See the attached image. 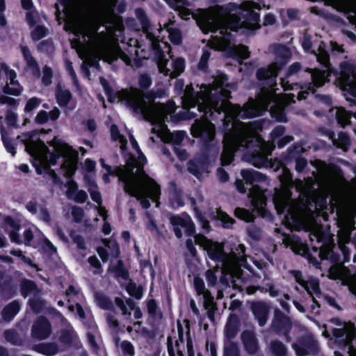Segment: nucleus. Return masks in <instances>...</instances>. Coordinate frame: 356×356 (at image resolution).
<instances>
[{
  "instance_id": "9d476101",
  "label": "nucleus",
  "mask_w": 356,
  "mask_h": 356,
  "mask_svg": "<svg viewBox=\"0 0 356 356\" xmlns=\"http://www.w3.org/2000/svg\"><path fill=\"white\" fill-rule=\"evenodd\" d=\"M155 34L148 31L145 35L146 45L154 51L157 60V67L160 73L174 79L179 76L184 70L185 61L181 58H173L170 54V48L167 42H162L158 47L153 42Z\"/></svg>"
},
{
  "instance_id": "f8f14e48",
  "label": "nucleus",
  "mask_w": 356,
  "mask_h": 356,
  "mask_svg": "<svg viewBox=\"0 0 356 356\" xmlns=\"http://www.w3.org/2000/svg\"><path fill=\"white\" fill-rule=\"evenodd\" d=\"M136 14L138 19L141 24L143 30V35L145 38V35L148 31H151L155 34V37L152 38L153 42L158 47L159 44L162 43L165 34H168L170 40L175 44H179L181 41V34L179 29L171 27L172 22L165 24V28L162 29L161 25L159 28H153L149 25V21L145 15V12L142 9H137Z\"/></svg>"
},
{
  "instance_id": "aec40b11",
  "label": "nucleus",
  "mask_w": 356,
  "mask_h": 356,
  "mask_svg": "<svg viewBox=\"0 0 356 356\" xmlns=\"http://www.w3.org/2000/svg\"><path fill=\"white\" fill-rule=\"evenodd\" d=\"M333 336L339 345L346 346L355 337V329L351 323H344L343 327L332 330Z\"/></svg>"
},
{
  "instance_id": "a19ab883",
  "label": "nucleus",
  "mask_w": 356,
  "mask_h": 356,
  "mask_svg": "<svg viewBox=\"0 0 356 356\" xmlns=\"http://www.w3.org/2000/svg\"><path fill=\"white\" fill-rule=\"evenodd\" d=\"M235 215L238 218L243 220L246 222H252L254 219V216L248 210L237 208L235 209Z\"/></svg>"
},
{
  "instance_id": "13d9d810",
  "label": "nucleus",
  "mask_w": 356,
  "mask_h": 356,
  "mask_svg": "<svg viewBox=\"0 0 356 356\" xmlns=\"http://www.w3.org/2000/svg\"><path fill=\"white\" fill-rule=\"evenodd\" d=\"M152 83L151 78L149 75L143 74L138 78V85L142 88H147Z\"/></svg>"
},
{
  "instance_id": "0e129e2a",
  "label": "nucleus",
  "mask_w": 356,
  "mask_h": 356,
  "mask_svg": "<svg viewBox=\"0 0 356 356\" xmlns=\"http://www.w3.org/2000/svg\"><path fill=\"white\" fill-rule=\"evenodd\" d=\"M72 215L75 221L80 222L83 218L84 213L81 208L74 207L72 209Z\"/></svg>"
},
{
  "instance_id": "ddd939ff",
  "label": "nucleus",
  "mask_w": 356,
  "mask_h": 356,
  "mask_svg": "<svg viewBox=\"0 0 356 356\" xmlns=\"http://www.w3.org/2000/svg\"><path fill=\"white\" fill-rule=\"evenodd\" d=\"M339 82L347 100L348 96L356 97V62L353 60H346L340 64V76Z\"/></svg>"
},
{
  "instance_id": "c03bdc74",
  "label": "nucleus",
  "mask_w": 356,
  "mask_h": 356,
  "mask_svg": "<svg viewBox=\"0 0 356 356\" xmlns=\"http://www.w3.org/2000/svg\"><path fill=\"white\" fill-rule=\"evenodd\" d=\"M270 350L275 356H284L286 353V350L284 346L282 343L277 341H273L271 343Z\"/></svg>"
},
{
  "instance_id": "c9c22d12",
  "label": "nucleus",
  "mask_w": 356,
  "mask_h": 356,
  "mask_svg": "<svg viewBox=\"0 0 356 356\" xmlns=\"http://www.w3.org/2000/svg\"><path fill=\"white\" fill-rule=\"evenodd\" d=\"M88 188L92 200L97 202L98 205H101L102 196L96 184L93 181L89 179L88 181Z\"/></svg>"
},
{
  "instance_id": "052dcab7",
  "label": "nucleus",
  "mask_w": 356,
  "mask_h": 356,
  "mask_svg": "<svg viewBox=\"0 0 356 356\" xmlns=\"http://www.w3.org/2000/svg\"><path fill=\"white\" fill-rule=\"evenodd\" d=\"M43 75H42V83L45 86H48L51 82V77H52V71L48 67H44L43 68Z\"/></svg>"
},
{
  "instance_id": "864d4df0",
  "label": "nucleus",
  "mask_w": 356,
  "mask_h": 356,
  "mask_svg": "<svg viewBox=\"0 0 356 356\" xmlns=\"http://www.w3.org/2000/svg\"><path fill=\"white\" fill-rule=\"evenodd\" d=\"M209 57H210L209 49H208V48L204 49L203 51H202V54L200 63L198 64V67L200 70H204L205 69V67L207 66V61H208Z\"/></svg>"
},
{
  "instance_id": "473e14b6",
  "label": "nucleus",
  "mask_w": 356,
  "mask_h": 356,
  "mask_svg": "<svg viewBox=\"0 0 356 356\" xmlns=\"http://www.w3.org/2000/svg\"><path fill=\"white\" fill-rule=\"evenodd\" d=\"M72 97L69 90L58 86L56 88V99L60 106H65L67 104Z\"/></svg>"
},
{
  "instance_id": "c756f323",
  "label": "nucleus",
  "mask_w": 356,
  "mask_h": 356,
  "mask_svg": "<svg viewBox=\"0 0 356 356\" xmlns=\"http://www.w3.org/2000/svg\"><path fill=\"white\" fill-rule=\"evenodd\" d=\"M284 127L280 125L275 128L271 133L273 143H277L280 148H282L293 140V138L290 136H285L282 139H279L284 134Z\"/></svg>"
},
{
  "instance_id": "0eeeda50",
  "label": "nucleus",
  "mask_w": 356,
  "mask_h": 356,
  "mask_svg": "<svg viewBox=\"0 0 356 356\" xmlns=\"http://www.w3.org/2000/svg\"><path fill=\"white\" fill-rule=\"evenodd\" d=\"M195 241L207 252L210 259L221 266L223 276L220 281L226 288L232 286L239 291L245 289L248 294L257 291L258 287L245 286L242 277L241 268H245L247 263L243 245H235L229 253H225L222 243L214 242L202 234L195 235Z\"/></svg>"
},
{
  "instance_id": "393cba45",
  "label": "nucleus",
  "mask_w": 356,
  "mask_h": 356,
  "mask_svg": "<svg viewBox=\"0 0 356 356\" xmlns=\"http://www.w3.org/2000/svg\"><path fill=\"white\" fill-rule=\"evenodd\" d=\"M298 356H305L316 352V343L311 339L300 341L293 345Z\"/></svg>"
},
{
  "instance_id": "1a4fd4ad",
  "label": "nucleus",
  "mask_w": 356,
  "mask_h": 356,
  "mask_svg": "<svg viewBox=\"0 0 356 356\" xmlns=\"http://www.w3.org/2000/svg\"><path fill=\"white\" fill-rule=\"evenodd\" d=\"M99 81L106 92L110 102L130 106L136 113L140 114L143 118L152 116L150 112L155 109L154 105L156 102L145 97L142 91L135 88H131L130 89L122 90L117 92L114 95H111L107 81L104 78H100Z\"/></svg>"
},
{
  "instance_id": "f3484780",
  "label": "nucleus",
  "mask_w": 356,
  "mask_h": 356,
  "mask_svg": "<svg viewBox=\"0 0 356 356\" xmlns=\"http://www.w3.org/2000/svg\"><path fill=\"white\" fill-rule=\"evenodd\" d=\"M170 222L174 227L176 236L179 238L182 236L181 229L188 236H191L195 232V225L191 216L186 213L171 217Z\"/></svg>"
},
{
  "instance_id": "cd10ccee",
  "label": "nucleus",
  "mask_w": 356,
  "mask_h": 356,
  "mask_svg": "<svg viewBox=\"0 0 356 356\" xmlns=\"http://www.w3.org/2000/svg\"><path fill=\"white\" fill-rule=\"evenodd\" d=\"M242 340L245 350L251 355L257 353L258 350L257 340L254 335L250 332H243Z\"/></svg>"
},
{
  "instance_id": "2f4dec72",
  "label": "nucleus",
  "mask_w": 356,
  "mask_h": 356,
  "mask_svg": "<svg viewBox=\"0 0 356 356\" xmlns=\"http://www.w3.org/2000/svg\"><path fill=\"white\" fill-rule=\"evenodd\" d=\"M20 306L16 301L8 304L2 312V318L4 321H10L19 312Z\"/></svg>"
},
{
  "instance_id": "09e8293b",
  "label": "nucleus",
  "mask_w": 356,
  "mask_h": 356,
  "mask_svg": "<svg viewBox=\"0 0 356 356\" xmlns=\"http://www.w3.org/2000/svg\"><path fill=\"white\" fill-rule=\"evenodd\" d=\"M216 217L222 222L223 227L225 228H229L234 222L232 218L221 211H217Z\"/></svg>"
},
{
  "instance_id": "79ce46f5",
  "label": "nucleus",
  "mask_w": 356,
  "mask_h": 356,
  "mask_svg": "<svg viewBox=\"0 0 356 356\" xmlns=\"http://www.w3.org/2000/svg\"><path fill=\"white\" fill-rule=\"evenodd\" d=\"M127 291L128 293L136 299H140L143 296V290L141 286H136L135 284L130 282L127 286Z\"/></svg>"
},
{
  "instance_id": "a18cd8bd",
  "label": "nucleus",
  "mask_w": 356,
  "mask_h": 356,
  "mask_svg": "<svg viewBox=\"0 0 356 356\" xmlns=\"http://www.w3.org/2000/svg\"><path fill=\"white\" fill-rule=\"evenodd\" d=\"M95 300L97 305L103 309H108L111 306V301L102 293H96Z\"/></svg>"
},
{
  "instance_id": "603ef678",
  "label": "nucleus",
  "mask_w": 356,
  "mask_h": 356,
  "mask_svg": "<svg viewBox=\"0 0 356 356\" xmlns=\"http://www.w3.org/2000/svg\"><path fill=\"white\" fill-rule=\"evenodd\" d=\"M343 268L340 266H332L330 268V277L331 279H341L342 277Z\"/></svg>"
},
{
  "instance_id": "f257e3e1",
  "label": "nucleus",
  "mask_w": 356,
  "mask_h": 356,
  "mask_svg": "<svg viewBox=\"0 0 356 356\" xmlns=\"http://www.w3.org/2000/svg\"><path fill=\"white\" fill-rule=\"evenodd\" d=\"M314 53L317 60L326 69L312 70V82L300 88L297 84L291 86L289 84V81L282 79L281 86L284 90L293 91V93L282 95L277 92L278 88H275L276 78L278 71L289 61L291 53L285 46H275L273 54L275 61L266 67L260 68L257 73L258 79L266 82L265 86L256 99L250 98L243 107L232 104L228 101L231 92L228 88L234 89L236 86L227 84V76L224 74L215 77L212 84L202 85L197 91H195L191 85L186 86L181 97V104L186 110L183 118L191 119L196 117L197 115L195 110L201 114L200 119L196 120L191 127V134L205 141L213 140L215 136V126L209 120V117L214 120L223 112L222 120L225 134L222 164H229L233 160L234 152L241 147L252 146L255 149L251 154H245L244 160L258 168L268 166V156L273 147L263 141L258 136L257 131L261 129L260 123L243 122L238 118L255 117L270 107L273 118L277 121L286 122L285 108L295 102L296 93L298 99H304L309 92H314V88L323 86L329 80L330 60L325 44L321 42L317 51Z\"/></svg>"
},
{
  "instance_id": "6e6552de",
  "label": "nucleus",
  "mask_w": 356,
  "mask_h": 356,
  "mask_svg": "<svg viewBox=\"0 0 356 356\" xmlns=\"http://www.w3.org/2000/svg\"><path fill=\"white\" fill-rule=\"evenodd\" d=\"M154 107H156L155 109L151 112L152 116L143 118L146 120L149 121L153 125L152 133L155 134V136H151L149 138L150 140L152 143H154L159 138L165 143H172L175 145L174 149L179 158L181 160H186L187 159V154L179 146L184 138V132L178 131L171 133L165 124V122L168 121V115L170 118H172V114L176 110L175 104L169 102L165 105L156 103Z\"/></svg>"
},
{
  "instance_id": "4468645a",
  "label": "nucleus",
  "mask_w": 356,
  "mask_h": 356,
  "mask_svg": "<svg viewBox=\"0 0 356 356\" xmlns=\"http://www.w3.org/2000/svg\"><path fill=\"white\" fill-rule=\"evenodd\" d=\"M5 230L8 232L10 238L12 242L20 244L24 243L26 245H31V241L35 236V232H37L36 228L27 227L23 232L22 240L18 236V232L19 230V226L17 224L14 220L6 216L3 220Z\"/></svg>"
},
{
  "instance_id": "c85d7f7f",
  "label": "nucleus",
  "mask_w": 356,
  "mask_h": 356,
  "mask_svg": "<svg viewBox=\"0 0 356 356\" xmlns=\"http://www.w3.org/2000/svg\"><path fill=\"white\" fill-rule=\"evenodd\" d=\"M252 312L259 321L260 326H264L267 320L268 308L266 304L260 302H254L252 306Z\"/></svg>"
},
{
  "instance_id": "6ab92c4d",
  "label": "nucleus",
  "mask_w": 356,
  "mask_h": 356,
  "mask_svg": "<svg viewBox=\"0 0 356 356\" xmlns=\"http://www.w3.org/2000/svg\"><path fill=\"white\" fill-rule=\"evenodd\" d=\"M22 294L24 297L33 296L34 298L29 300V305L31 309L35 312H39L42 307V301L38 298L40 291L35 286V284L29 280H24L21 284Z\"/></svg>"
},
{
  "instance_id": "58836bf2",
  "label": "nucleus",
  "mask_w": 356,
  "mask_h": 356,
  "mask_svg": "<svg viewBox=\"0 0 356 356\" xmlns=\"http://www.w3.org/2000/svg\"><path fill=\"white\" fill-rule=\"evenodd\" d=\"M134 46V54L138 59L147 58V55L144 53V49H142V44L137 40H130V46Z\"/></svg>"
},
{
  "instance_id": "72a5a7b5",
  "label": "nucleus",
  "mask_w": 356,
  "mask_h": 356,
  "mask_svg": "<svg viewBox=\"0 0 356 356\" xmlns=\"http://www.w3.org/2000/svg\"><path fill=\"white\" fill-rule=\"evenodd\" d=\"M223 356H240L238 344L232 340H225L223 344Z\"/></svg>"
},
{
  "instance_id": "e433bc0d",
  "label": "nucleus",
  "mask_w": 356,
  "mask_h": 356,
  "mask_svg": "<svg viewBox=\"0 0 356 356\" xmlns=\"http://www.w3.org/2000/svg\"><path fill=\"white\" fill-rule=\"evenodd\" d=\"M35 350L44 355L51 356L57 353V346L53 343L40 344L35 347Z\"/></svg>"
},
{
  "instance_id": "774afa93",
  "label": "nucleus",
  "mask_w": 356,
  "mask_h": 356,
  "mask_svg": "<svg viewBox=\"0 0 356 356\" xmlns=\"http://www.w3.org/2000/svg\"><path fill=\"white\" fill-rule=\"evenodd\" d=\"M4 336L6 339L13 344H16L18 342V337L16 332L13 330H8L5 332Z\"/></svg>"
},
{
  "instance_id": "ea45409f",
  "label": "nucleus",
  "mask_w": 356,
  "mask_h": 356,
  "mask_svg": "<svg viewBox=\"0 0 356 356\" xmlns=\"http://www.w3.org/2000/svg\"><path fill=\"white\" fill-rule=\"evenodd\" d=\"M1 138L6 150L13 156L15 155V147L8 137V134L3 127H1Z\"/></svg>"
},
{
  "instance_id": "e2e57ef3",
  "label": "nucleus",
  "mask_w": 356,
  "mask_h": 356,
  "mask_svg": "<svg viewBox=\"0 0 356 356\" xmlns=\"http://www.w3.org/2000/svg\"><path fill=\"white\" fill-rule=\"evenodd\" d=\"M318 254L322 259H332L333 256V251L328 247L321 248Z\"/></svg>"
},
{
  "instance_id": "3c124183",
  "label": "nucleus",
  "mask_w": 356,
  "mask_h": 356,
  "mask_svg": "<svg viewBox=\"0 0 356 356\" xmlns=\"http://www.w3.org/2000/svg\"><path fill=\"white\" fill-rule=\"evenodd\" d=\"M195 216L200 223L202 228L204 230L205 232H209L210 231V226L209 221L206 219V218L201 214L196 209H195Z\"/></svg>"
},
{
  "instance_id": "49530a36",
  "label": "nucleus",
  "mask_w": 356,
  "mask_h": 356,
  "mask_svg": "<svg viewBox=\"0 0 356 356\" xmlns=\"http://www.w3.org/2000/svg\"><path fill=\"white\" fill-rule=\"evenodd\" d=\"M76 339V334L71 326H68L67 330L65 331L62 335V340L65 343H71L72 342H75Z\"/></svg>"
},
{
  "instance_id": "b1692460",
  "label": "nucleus",
  "mask_w": 356,
  "mask_h": 356,
  "mask_svg": "<svg viewBox=\"0 0 356 356\" xmlns=\"http://www.w3.org/2000/svg\"><path fill=\"white\" fill-rule=\"evenodd\" d=\"M172 8L178 11L179 15L183 19L193 17V14L186 8L189 6L187 0H164Z\"/></svg>"
},
{
  "instance_id": "5701e85b",
  "label": "nucleus",
  "mask_w": 356,
  "mask_h": 356,
  "mask_svg": "<svg viewBox=\"0 0 356 356\" xmlns=\"http://www.w3.org/2000/svg\"><path fill=\"white\" fill-rule=\"evenodd\" d=\"M26 208L33 215L36 216L39 220L47 223L50 222V214L43 206L39 205L35 202H29L26 204Z\"/></svg>"
},
{
  "instance_id": "37998d69",
  "label": "nucleus",
  "mask_w": 356,
  "mask_h": 356,
  "mask_svg": "<svg viewBox=\"0 0 356 356\" xmlns=\"http://www.w3.org/2000/svg\"><path fill=\"white\" fill-rule=\"evenodd\" d=\"M22 54L24 56V59L26 60L28 66L31 67H36L37 63L33 57L31 55L30 51L26 46L21 45L20 46Z\"/></svg>"
},
{
  "instance_id": "69168bd1",
  "label": "nucleus",
  "mask_w": 356,
  "mask_h": 356,
  "mask_svg": "<svg viewBox=\"0 0 356 356\" xmlns=\"http://www.w3.org/2000/svg\"><path fill=\"white\" fill-rule=\"evenodd\" d=\"M120 347L124 353H128L131 355H134V348L130 342L127 341H124L120 343Z\"/></svg>"
},
{
  "instance_id": "39448f33",
  "label": "nucleus",
  "mask_w": 356,
  "mask_h": 356,
  "mask_svg": "<svg viewBox=\"0 0 356 356\" xmlns=\"http://www.w3.org/2000/svg\"><path fill=\"white\" fill-rule=\"evenodd\" d=\"M18 138H21L26 150L33 158V165L38 174L47 173L54 183L59 182L60 179L50 167L60 159L62 160L60 171L64 176L70 177L76 172L77 152L62 140L54 138L51 142L53 152H49L45 144L31 134H24Z\"/></svg>"
},
{
  "instance_id": "680f3d73",
  "label": "nucleus",
  "mask_w": 356,
  "mask_h": 356,
  "mask_svg": "<svg viewBox=\"0 0 356 356\" xmlns=\"http://www.w3.org/2000/svg\"><path fill=\"white\" fill-rule=\"evenodd\" d=\"M87 198L88 195L84 191L78 190L71 199L76 202L83 203L86 202Z\"/></svg>"
},
{
  "instance_id": "423d86ee",
  "label": "nucleus",
  "mask_w": 356,
  "mask_h": 356,
  "mask_svg": "<svg viewBox=\"0 0 356 356\" xmlns=\"http://www.w3.org/2000/svg\"><path fill=\"white\" fill-rule=\"evenodd\" d=\"M129 140L136 154L130 156L126 165L118 167L115 174L123 182L125 191L136 197L143 208L147 209L150 207L149 200L156 202L158 207L161 195L160 186L144 172L143 165L146 162V158L140 152L136 139L131 134Z\"/></svg>"
},
{
  "instance_id": "f03ea898",
  "label": "nucleus",
  "mask_w": 356,
  "mask_h": 356,
  "mask_svg": "<svg viewBox=\"0 0 356 356\" xmlns=\"http://www.w3.org/2000/svg\"><path fill=\"white\" fill-rule=\"evenodd\" d=\"M92 6L74 10L67 15L65 29L76 37L71 41L83 60L81 70L89 78L88 66H95L102 59L112 63L121 58L127 65L131 59L118 46L124 28L121 19L113 15L116 0H91Z\"/></svg>"
},
{
  "instance_id": "338daca9",
  "label": "nucleus",
  "mask_w": 356,
  "mask_h": 356,
  "mask_svg": "<svg viewBox=\"0 0 356 356\" xmlns=\"http://www.w3.org/2000/svg\"><path fill=\"white\" fill-rule=\"evenodd\" d=\"M90 266L95 268V273H99L101 270V263L95 256H91L88 259Z\"/></svg>"
},
{
  "instance_id": "412c9836",
  "label": "nucleus",
  "mask_w": 356,
  "mask_h": 356,
  "mask_svg": "<svg viewBox=\"0 0 356 356\" xmlns=\"http://www.w3.org/2000/svg\"><path fill=\"white\" fill-rule=\"evenodd\" d=\"M51 332V326L48 321L44 318H39L32 327V335L34 338L44 339Z\"/></svg>"
},
{
  "instance_id": "f704fd0d",
  "label": "nucleus",
  "mask_w": 356,
  "mask_h": 356,
  "mask_svg": "<svg viewBox=\"0 0 356 356\" xmlns=\"http://www.w3.org/2000/svg\"><path fill=\"white\" fill-rule=\"evenodd\" d=\"M334 115L337 122L341 125L345 126L349 124L351 114L343 108H336Z\"/></svg>"
},
{
  "instance_id": "2eb2a0df",
  "label": "nucleus",
  "mask_w": 356,
  "mask_h": 356,
  "mask_svg": "<svg viewBox=\"0 0 356 356\" xmlns=\"http://www.w3.org/2000/svg\"><path fill=\"white\" fill-rule=\"evenodd\" d=\"M193 284L197 295L202 296L204 306L207 311L208 317L213 321L216 307L210 291L205 288L203 280L198 277L194 278Z\"/></svg>"
},
{
  "instance_id": "6e6d98bb",
  "label": "nucleus",
  "mask_w": 356,
  "mask_h": 356,
  "mask_svg": "<svg viewBox=\"0 0 356 356\" xmlns=\"http://www.w3.org/2000/svg\"><path fill=\"white\" fill-rule=\"evenodd\" d=\"M66 186L67 188L66 195L69 199H71L78 191V186L74 181L70 180L67 183Z\"/></svg>"
},
{
  "instance_id": "5fc2aeb1",
  "label": "nucleus",
  "mask_w": 356,
  "mask_h": 356,
  "mask_svg": "<svg viewBox=\"0 0 356 356\" xmlns=\"http://www.w3.org/2000/svg\"><path fill=\"white\" fill-rule=\"evenodd\" d=\"M71 238L79 249L86 250V247L85 244V241L81 236L78 235L75 233H72Z\"/></svg>"
},
{
  "instance_id": "20e7f679",
  "label": "nucleus",
  "mask_w": 356,
  "mask_h": 356,
  "mask_svg": "<svg viewBox=\"0 0 356 356\" xmlns=\"http://www.w3.org/2000/svg\"><path fill=\"white\" fill-rule=\"evenodd\" d=\"M264 6V3L252 1H245L240 5L229 3L226 11L231 13L240 10V17L233 15H225L219 7L202 10L196 18V23L204 33H216L209 42L211 48L226 50L231 56L246 59L250 55L248 48L243 44H232L231 31H236L241 28L249 30L259 29L260 15L256 10H260Z\"/></svg>"
},
{
  "instance_id": "7ed1b4c3",
  "label": "nucleus",
  "mask_w": 356,
  "mask_h": 356,
  "mask_svg": "<svg viewBox=\"0 0 356 356\" xmlns=\"http://www.w3.org/2000/svg\"><path fill=\"white\" fill-rule=\"evenodd\" d=\"M314 178L292 180L290 171L282 168L280 175L281 188H275L273 197L275 208L281 214L286 211L284 223L291 227L297 222L307 210L323 208L326 204L325 192L341 187L342 179L336 170L324 162H318Z\"/></svg>"
},
{
  "instance_id": "8fccbe9b",
  "label": "nucleus",
  "mask_w": 356,
  "mask_h": 356,
  "mask_svg": "<svg viewBox=\"0 0 356 356\" xmlns=\"http://www.w3.org/2000/svg\"><path fill=\"white\" fill-rule=\"evenodd\" d=\"M237 332L236 326L234 324L232 323L231 322H229L226 327L225 330V340H232L234 337L236 336Z\"/></svg>"
},
{
  "instance_id": "a211bd4d",
  "label": "nucleus",
  "mask_w": 356,
  "mask_h": 356,
  "mask_svg": "<svg viewBox=\"0 0 356 356\" xmlns=\"http://www.w3.org/2000/svg\"><path fill=\"white\" fill-rule=\"evenodd\" d=\"M351 226L352 223L350 221L346 222V224L340 228L338 233L339 246L344 257L343 262L350 260V248L347 246V244L353 245L356 249V242L355 241H351L350 240Z\"/></svg>"
},
{
  "instance_id": "4d7b16f0",
  "label": "nucleus",
  "mask_w": 356,
  "mask_h": 356,
  "mask_svg": "<svg viewBox=\"0 0 356 356\" xmlns=\"http://www.w3.org/2000/svg\"><path fill=\"white\" fill-rule=\"evenodd\" d=\"M40 245L44 250L49 251L50 252H56V248L51 243V242L44 236L42 237V238H41Z\"/></svg>"
},
{
  "instance_id": "bb28decb",
  "label": "nucleus",
  "mask_w": 356,
  "mask_h": 356,
  "mask_svg": "<svg viewBox=\"0 0 356 356\" xmlns=\"http://www.w3.org/2000/svg\"><path fill=\"white\" fill-rule=\"evenodd\" d=\"M104 242L106 248H97V252L103 261H106L108 260V254H111L113 257H117L119 251L118 244L115 242H111L107 240H104Z\"/></svg>"
},
{
  "instance_id": "dca6fc26",
  "label": "nucleus",
  "mask_w": 356,
  "mask_h": 356,
  "mask_svg": "<svg viewBox=\"0 0 356 356\" xmlns=\"http://www.w3.org/2000/svg\"><path fill=\"white\" fill-rule=\"evenodd\" d=\"M0 76H5L6 79V83L3 87V92L6 94L15 96L20 95L22 87L17 80H16L17 74L13 70L10 69L5 64H1Z\"/></svg>"
},
{
  "instance_id": "bf43d9fd",
  "label": "nucleus",
  "mask_w": 356,
  "mask_h": 356,
  "mask_svg": "<svg viewBox=\"0 0 356 356\" xmlns=\"http://www.w3.org/2000/svg\"><path fill=\"white\" fill-rule=\"evenodd\" d=\"M40 102H41L40 99H39L37 97H33V98L30 99L26 104L25 109H24L25 111L31 112L34 108H37L40 105Z\"/></svg>"
},
{
  "instance_id": "9b49d317",
  "label": "nucleus",
  "mask_w": 356,
  "mask_h": 356,
  "mask_svg": "<svg viewBox=\"0 0 356 356\" xmlns=\"http://www.w3.org/2000/svg\"><path fill=\"white\" fill-rule=\"evenodd\" d=\"M243 179L247 184L251 185L248 197L254 209L261 213L266 205L264 191L268 186L267 177L255 170H243L241 172Z\"/></svg>"
},
{
  "instance_id": "7c9ffc66",
  "label": "nucleus",
  "mask_w": 356,
  "mask_h": 356,
  "mask_svg": "<svg viewBox=\"0 0 356 356\" xmlns=\"http://www.w3.org/2000/svg\"><path fill=\"white\" fill-rule=\"evenodd\" d=\"M327 136L329 138L332 140V143L335 146L340 147L345 151L350 145L349 138L346 133H339L337 138H335L334 134L331 131L327 132Z\"/></svg>"
},
{
  "instance_id": "a878e982",
  "label": "nucleus",
  "mask_w": 356,
  "mask_h": 356,
  "mask_svg": "<svg viewBox=\"0 0 356 356\" xmlns=\"http://www.w3.org/2000/svg\"><path fill=\"white\" fill-rule=\"evenodd\" d=\"M303 287L312 297L314 304H316V307H318V303L316 298H320L321 291L318 280L315 278H309V280H306ZM315 309L316 306H312V310L315 311Z\"/></svg>"
},
{
  "instance_id": "4c0bfd02",
  "label": "nucleus",
  "mask_w": 356,
  "mask_h": 356,
  "mask_svg": "<svg viewBox=\"0 0 356 356\" xmlns=\"http://www.w3.org/2000/svg\"><path fill=\"white\" fill-rule=\"evenodd\" d=\"M111 136L113 140L119 141L122 150L125 149L127 139L120 134L118 128L116 125H112L111 127Z\"/></svg>"
},
{
  "instance_id": "4be33fe9",
  "label": "nucleus",
  "mask_w": 356,
  "mask_h": 356,
  "mask_svg": "<svg viewBox=\"0 0 356 356\" xmlns=\"http://www.w3.org/2000/svg\"><path fill=\"white\" fill-rule=\"evenodd\" d=\"M115 301L116 305L120 308L124 316H128L127 318H129L133 314L135 319L141 318L142 312L140 309L135 306L131 300H127L126 304L119 298H116Z\"/></svg>"
},
{
  "instance_id": "de8ad7c7",
  "label": "nucleus",
  "mask_w": 356,
  "mask_h": 356,
  "mask_svg": "<svg viewBox=\"0 0 356 356\" xmlns=\"http://www.w3.org/2000/svg\"><path fill=\"white\" fill-rule=\"evenodd\" d=\"M47 33V29L42 26H36L31 33V38L37 41L44 37Z\"/></svg>"
}]
</instances>
